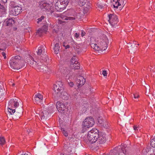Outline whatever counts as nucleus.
I'll list each match as a JSON object with an SVG mask.
<instances>
[{
    "label": "nucleus",
    "mask_w": 155,
    "mask_h": 155,
    "mask_svg": "<svg viewBox=\"0 0 155 155\" xmlns=\"http://www.w3.org/2000/svg\"><path fill=\"white\" fill-rule=\"evenodd\" d=\"M39 5L40 8L42 9H45L47 10H51V11L52 10V7L51 4L50 5L45 2H42L40 3Z\"/></svg>",
    "instance_id": "18"
},
{
    "label": "nucleus",
    "mask_w": 155,
    "mask_h": 155,
    "mask_svg": "<svg viewBox=\"0 0 155 155\" xmlns=\"http://www.w3.org/2000/svg\"><path fill=\"white\" fill-rule=\"evenodd\" d=\"M106 139V134L105 133L102 134L100 136H98L96 142L98 145L103 144L105 142Z\"/></svg>",
    "instance_id": "17"
},
{
    "label": "nucleus",
    "mask_w": 155,
    "mask_h": 155,
    "mask_svg": "<svg viewBox=\"0 0 155 155\" xmlns=\"http://www.w3.org/2000/svg\"><path fill=\"white\" fill-rule=\"evenodd\" d=\"M37 54L38 55L41 56L42 59H43V58H46L47 55L45 52V48L43 46H41L38 48Z\"/></svg>",
    "instance_id": "16"
},
{
    "label": "nucleus",
    "mask_w": 155,
    "mask_h": 155,
    "mask_svg": "<svg viewBox=\"0 0 155 155\" xmlns=\"http://www.w3.org/2000/svg\"><path fill=\"white\" fill-rule=\"evenodd\" d=\"M5 138L3 137H0V144L2 145H4L5 143Z\"/></svg>",
    "instance_id": "29"
},
{
    "label": "nucleus",
    "mask_w": 155,
    "mask_h": 155,
    "mask_svg": "<svg viewBox=\"0 0 155 155\" xmlns=\"http://www.w3.org/2000/svg\"><path fill=\"white\" fill-rule=\"evenodd\" d=\"M0 50L4 51V50L3 49H2V48H0Z\"/></svg>",
    "instance_id": "62"
},
{
    "label": "nucleus",
    "mask_w": 155,
    "mask_h": 155,
    "mask_svg": "<svg viewBox=\"0 0 155 155\" xmlns=\"http://www.w3.org/2000/svg\"><path fill=\"white\" fill-rule=\"evenodd\" d=\"M109 21L112 28H116L118 26L117 24L118 22L117 17L116 15L110 14L108 15Z\"/></svg>",
    "instance_id": "6"
},
{
    "label": "nucleus",
    "mask_w": 155,
    "mask_h": 155,
    "mask_svg": "<svg viewBox=\"0 0 155 155\" xmlns=\"http://www.w3.org/2000/svg\"><path fill=\"white\" fill-rule=\"evenodd\" d=\"M61 18L63 19V20H72L75 19V18L72 17H67L64 16L63 17H61Z\"/></svg>",
    "instance_id": "28"
},
{
    "label": "nucleus",
    "mask_w": 155,
    "mask_h": 155,
    "mask_svg": "<svg viewBox=\"0 0 155 155\" xmlns=\"http://www.w3.org/2000/svg\"><path fill=\"white\" fill-rule=\"evenodd\" d=\"M60 47L58 43H56L54 45V47L53 48L55 53L58 54L59 52Z\"/></svg>",
    "instance_id": "25"
},
{
    "label": "nucleus",
    "mask_w": 155,
    "mask_h": 155,
    "mask_svg": "<svg viewBox=\"0 0 155 155\" xmlns=\"http://www.w3.org/2000/svg\"><path fill=\"white\" fill-rule=\"evenodd\" d=\"M43 99V97L40 93H38L35 94L34 97L33 102L35 104H41Z\"/></svg>",
    "instance_id": "14"
},
{
    "label": "nucleus",
    "mask_w": 155,
    "mask_h": 155,
    "mask_svg": "<svg viewBox=\"0 0 155 155\" xmlns=\"http://www.w3.org/2000/svg\"><path fill=\"white\" fill-rule=\"evenodd\" d=\"M2 1L4 3H5L7 2V0H2Z\"/></svg>",
    "instance_id": "55"
},
{
    "label": "nucleus",
    "mask_w": 155,
    "mask_h": 155,
    "mask_svg": "<svg viewBox=\"0 0 155 155\" xmlns=\"http://www.w3.org/2000/svg\"><path fill=\"white\" fill-rule=\"evenodd\" d=\"M67 82L68 83V85H69L70 87H72L73 86L74 84L73 82L71 81L70 80H69V81H68V80H67Z\"/></svg>",
    "instance_id": "37"
},
{
    "label": "nucleus",
    "mask_w": 155,
    "mask_h": 155,
    "mask_svg": "<svg viewBox=\"0 0 155 155\" xmlns=\"http://www.w3.org/2000/svg\"><path fill=\"white\" fill-rule=\"evenodd\" d=\"M85 90L84 91H83V93H89V89L88 88V86L87 87H86L85 88Z\"/></svg>",
    "instance_id": "42"
},
{
    "label": "nucleus",
    "mask_w": 155,
    "mask_h": 155,
    "mask_svg": "<svg viewBox=\"0 0 155 155\" xmlns=\"http://www.w3.org/2000/svg\"><path fill=\"white\" fill-rule=\"evenodd\" d=\"M91 45L92 48L97 51H99L100 49L98 45H99V40L97 39H96L94 38L91 37L90 38Z\"/></svg>",
    "instance_id": "11"
},
{
    "label": "nucleus",
    "mask_w": 155,
    "mask_h": 155,
    "mask_svg": "<svg viewBox=\"0 0 155 155\" xmlns=\"http://www.w3.org/2000/svg\"><path fill=\"white\" fill-rule=\"evenodd\" d=\"M51 112L48 108L44 107L40 112L39 114L41 120H45L48 119L51 116Z\"/></svg>",
    "instance_id": "5"
},
{
    "label": "nucleus",
    "mask_w": 155,
    "mask_h": 155,
    "mask_svg": "<svg viewBox=\"0 0 155 155\" xmlns=\"http://www.w3.org/2000/svg\"><path fill=\"white\" fill-rule=\"evenodd\" d=\"M77 84L78 87L83 85L85 82V79L84 77L81 76H77L76 77Z\"/></svg>",
    "instance_id": "19"
},
{
    "label": "nucleus",
    "mask_w": 155,
    "mask_h": 155,
    "mask_svg": "<svg viewBox=\"0 0 155 155\" xmlns=\"http://www.w3.org/2000/svg\"><path fill=\"white\" fill-rule=\"evenodd\" d=\"M94 119L91 117H87L83 122V130L86 128H88L92 127L94 124Z\"/></svg>",
    "instance_id": "7"
},
{
    "label": "nucleus",
    "mask_w": 155,
    "mask_h": 155,
    "mask_svg": "<svg viewBox=\"0 0 155 155\" xmlns=\"http://www.w3.org/2000/svg\"><path fill=\"white\" fill-rule=\"evenodd\" d=\"M67 103H64L62 102L57 101L56 103V107L59 112L61 113H64L65 111L68 113L70 112L71 107L70 105L68 106Z\"/></svg>",
    "instance_id": "4"
},
{
    "label": "nucleus",
    "mask_w": 155,
    "mask_h": 155,
    "mask_svg": "<svg viewBox=\"0 0 155 155\" xmlns=\"http://www.w3.org/2000/svg\"><path fill=\"white\" fill-rule=\"evenodd\" d=\"M76 57L74 55L71 59V67L72 68H76L77 67H82L78 62L77 61V59H76Z\"/></svg>",
    "instance_id": "15"
},
{
    "label": "nucleus",
    "mask_w": 155,
    "mask_h": 155,
    "mask_svg": "<svg viewBox=\"0 0 155 155\" xmlns=\"http://www.w3.org/2000/svg\"><path fill=\"white\" fill-rule=\"evenodd\" d=\"M60 96L63 99L67 100L69 98V95L64 91L61 92Z\"/></svg>",
    "instance_id": "23"
},
{
    "label": "nucleus",
    "mask_w": 155,
    "mask_h": 155,
    "mask_svg": "<svg viewBox=\"0 0 155 155\" xmlns=\"http://www.w3.org/2000/svg\"><path fill=\"white\" fill-rule=\"evenodd\" d=\"M88 87L89 91V92H90L91 93H93L94 91L93 89L91 88V87L89 85H88Z\"/></svg>",
    "instance_id": "43"
},
{
    "label": "nucleus",
    "mask_w": 155,
    "mask_h": 155,
    "mask_svg": "<svg viewBox=\"0 0 155 155\" xmlns=\"http://www.w3.org/2000/svg\"><path fill=\"white\" fill-rule=\"evenodd\" d=\"M136 41H134V44L135 45H136Z\"/></svg>",
    "instance_id": "64"
},
{
    "label": "nucleus",
    "mask_w": 155,
    "mask_h": 155,
    "mask_svg": "<svg viewBox=\"0 0 155 155\" xmlns=\"http://www.w3.org/2000/svg\"><path fill=\"white\" fill-rule=\"evenodd\" d=\"M76 51L78 53L81 52L82 51L81 49V48H78V46H77L76 48Z\"/></svg>",
    "instance_id": "45"
},
{
    "label": "nucleus",
    "mask_w": 155,
    "mask_h": 155,
    "mask_svg": "<svg viewBox=\"0 0 155 155\" xmlns=\"http://www.w3.org/2000/svg\"><path fill=\"white\" fill-rule=\"evenodd\" d=\"M80 1L81 2H82L81 5H85V2L84 1V0H80Z\"/></svg>",
    "instance_id": "50"
},
{
    "label": "nucleus",
    "mask_w": 155,
    "mask_h": 155,
    "mask_svg": "<svg viewBox=\"0 0 155 155\" xmlns=\"http://www.w3.org/2000/svg\"><path fill=\"white\" fill-rule=\"evenodd\" d=\"M25 59L28 63L30 64L31 65H32L34 62H35V61L34 60V59L30 55H28L27 56H26L25 58Z\"/></svg>",
    "instance_id": "22"
},
{
    "label": "nucleus",
    "mask_w": 155,
    "mask_h": 155,
    "mask_svg": "<svg viewBox=\"0 0 155 155\" xmlns=\"http://www.w3.org/2000/svg\"><path fill=\"white\" fill-rule=\"evenodd\" d=\"M120 0H113L112 3L114 8H117L120 5Z\"/></svg>",
    "instance_id": "24"
},
{
    "label": "nucleus",
    "mask_w": 155,
    "mask_h": 155,
    "mask_svg": "<svg viewBox=\"0 0 155 155\" xmlns=\"http://www.w3.org/2000/svg\"><path fill=\"white\" fill-rule=\"evenodd\" d=\"M104 5H101V4H97V7L99 8H100L101 9H102L103 8H104Z\"/></svg>",
    "instance_id": "39"
},
{
    "label": "nucleus",
    "mask_w": 155,
    "mask_h": 155,
    "mask_svg": "<svg viewBox=\"0 0 155 155\" xmlns=\"http://www.w3.org/2000/svg\"><path fill=\"white\" fill-rule=\"evenodd\" d=\"M6 22L7 26H11L15 23L14 20L12 18H9L7 19Z\"/></svg>",
    "instance_id": "26"
},
{
    "label": "nucleus",
    "mask_w": 155,
    "mask_h": 155,
    "mask_svg": "<svg viewBox=\"0 0 155 155\" xmlns=\"http://www.w3.org/2000/svg\"><path fill=\"white\" fill-rule=\"evenodd\" d=\"M5 95V92L2 89H0V98H4Z\"/></svg>",
    "instance_id": "31"
},
{
    "label": "nucleus",
    "mask_w": 155,
    "mask_h": 155,
    "mask_svg": "<svg viewBox=\"0 0 155 155\" xmlns=\"http://www.w3.org/2000/svg\"><path fill=\"white\" fill-rule=\"evenodd\" d=\"M13 82L12 81V80H11V81H10L9 82V83L10 84H12V83Z\"/></svg>",
    "instance_id": "58"
},
{
    "label": "nucleus",
    "mask_w": 155,
    "mask_h": 155,
    "mask_svg": "<svg viewBox=\"0 0 155 155\" xmlns=\"http://www.w3.org/2000/svg\"><path fill=\"white\" fill-rule=\"evenodd\" d=\"M61 129L62 132V133L65 136L67 137L68 136V133L66 132L64 128H61Z\"/></svg>",
    "instance_id": "35"
},
{
    "label": "nucleus",
    "mask_w": 155,
    "mask_h": 155,
    "mask_svg": "<svg viewBox=\"0 0 155 155\" xmlns=\"http://www.w3.org/2000/svg\"><path fill=\"white\" fill-rule=\"evenodd\" d=\"M74 147V145L67 142L65 144L64 146V153H61L60 155H71L70 152L72 151V148Z\"/></svg>",
    "instance_id": "9"
},
{
    "label": "nucleus",
    "mask_w": 155,
    "mask_h": 155,
    "mask_svg": "<svg viewBox=\"0 0 155 155\" xmlns=\"http://www.w3.org/2000/svg\"><path fill=\"white\" fill-rule=\"evenodd\" d=\"M146 151H145L144 150L143 151V154H144L143 155H146V154H145V155L144 154V153H146Z\"/></svg>",
    "instance_id": "59"
},
{
    "label": "nucleus",
    "mask_w": 155,
    "mask_h": 155,
    "mask_svg": "<svg viewBox=\"0 0 155 155\" xmlns=\"http://www.w3.org/2000/svg\"><path fill=\"white\" fill-rule=\"evenodd\" d=\"M48 30V26L46 25H44L41 28L38 29L36 32V34L41 35V34L43 32H45Z\"/></svg>",
    "instance_id": "21"
},
{
    "label": "nucleus",
    "mask_w": 155,
    "mask_h": 155,
    "mask_svg": "<svg viewBox=\"0 0 155 155\" xmlns=\"http://www.w3.org/2000/svg\"><path fill=\"white\" fill-rule=\"evenodd\" d=\"M134 97L135 98H137L139 96V95H137V94H134Z\"/></svg>",
    "instance_id": "52"
},
{
    "label": "nucleus",
    "mask_w": 155,
    "mask_h": 155,
    "mask_svg": "<svg viewBox=\"0 0 155 155\" xmlns=\"http://www.w3.org/2000/svg\"><path fill=\"white\" fill-rule=\"evenodd\" d=\"M87 7H85L84 9V11L85 12H86L90 8V3H87Z\"/></svg>",
    "instance_id": "33"
},
{
    "label": "nucleus",
    "mask_w": 155,
    "mask_h": 155,
    "mask_svg": "<svg viewBox=\"0 0 155 155\" xmlns=\"http://www.w3.org/2000/svg\"><path fill=\"white\" fill-rule=\"evenodd\" d=\"M134 129L135 130H138V127L136 126H134L133 127Z\"/></svg>",
    "instance_id": "51"
},
{
    "label": "nucleus",
    "mask_w": 155,
    "mask_h": 155,
    "mask_svg": "<svg viewBox=\"0 0 155 155\" xmlns=\"http://www.w3.org/2000/svg\"><path fill=\"white\" fill-rule=\"evenodd\" d=\"M53 89L55 94H58L64 89L63 83L61 81H57L54 85Z\"/></svg>",
    "instance_id": "10"
},
{
    "label": "nucleus",
    "mask_w": 155,
    "mask_h": 155,
    "mask_svg": "<svg viewBox=\"0 0 155 155\" xmlns=\"http://www.w3.org/2000/svg\"><path fill=\"white\" fill-rule=\"evenodd\" d=\"M21 59V57L18 55L12 57L9 61L10 67H15L17 64L20 61Z\"/></svg>",
    "instance_id": "13"
},
{
    "label": "nucleus",
    "mask_w": 155,
    "mask_h": 155,
    "mask_svg": "<svg viewBox=\"0 0 155 155\" xmlns=\"http://www.w3.org/2000/svg\"><path fill=\"white\" fill-rule=\"evenodd\" d=\"M2 54L3 57H4V59L6 58V54H5V53L4 52H2Z\"/></svg>",
    "instance_id": "49"
},
{
    "label": "nucleus",
    "mask_w": 155,
    "mask_h": 155,
    "mask_svg": "<svg viewBox=\"0 0 155 155\" xmlns=\"http://www.w3.org/2000/svg\"><path fill=\"white\" fill-rule=\"evenodd\" d=\"M8 111L10 114H15V115L18 117H20L22 114V110L21 107V110L18 111L16 108L19 105V104L16 99H12L8 102Z\"/></svg>",
    "instance_id": "1"
},
{
    "label": "nucleus",
    "mask_w": 155,
    "mask_h": 155,
    "mask_svg": "<svg viewBox=\"0 0 155 155\" xmlns=\"http://www.w3.org/2000/svg\"><path fill=\"white\" fill-rule=\"evenodd\" d=\"M103 155H131L129 149L125 144H121L110 150L108 154Z\"/></svg>",
    "instance_id": "2"
},
{
    "label": "nucleus",
    "mask_w": 155,
    "mask_h": 155,
    "mask_svg": "<svg viewBox=\"0 0 155 155\" xmlns=\"http://www.w3.org/2000/svg\"><path fill=\"white\" fill-rule=\"evenodd\" d=\"M17 48L16 51H17L18 52L21 53L24 51V50L20 46L19 47H17Z\"/></svg>",
    "instance_id": "36"
},
{
    "label": "nucleus",
    "mask_w": 155,
    "mask_h": 155,
    "mask_svg": "<svg viewBox=\"0 0 155 155\" xmlns=\"http://www.w3.org/2000/svg\"><path fill=\"white\" fill-rule=\"evenodd\" d=\"M22 8L19 6L17 5L14 6L10 12V14L12 16H16L19 15L21 12Z\"/></svg>",
    "instance_id": "12"
},
{
    "label": "nucleus",
    "mask_w": 155,
    "mask_h": 155,
    "mask_svg": "<svg viewBox=\"0 0 155 155\" xmlns=\"http://www.w3.org/2000/svg\"><path fill=\"white\" fill-rule=\"evenodd\" d=\"M102 74L104 77H106L107 76V72L105 70H103L102 71Z\"/></svg>",
    "instance_id": "44"
},
{
    "label": "nucleus",
    "mask_w": 155,
    "mask_h": 155,
    "mask_svg": "<svg viewBox=\"0 0 155 155\" xmlns=\"http://www.w3.org/2000/svg\"><path fill=\"white\" fill-rule=\"evenodd\" d=\"M85 34H86L85 32H84L83 30H82L81 31V36L82 37H83L84 35H85Z\"/></svg>",
    "instance_id": "47"
},
{
    "label": "nucleus",
    "mask_w": 155,
    "mask_h": 155,
    "mask_svg": "<svg viewBox=\"0 0 155 155\" xmlns=\"http://www.w3.org/2000/svg\"><path fill=\"white\" fill-rule=\"evenodd\" d=\"M14 70H18L19 68H13Z\"/></svg>",
    "instance_id": "60"
},
{
    "label": "nucleus",
    "mask_w": 155,
    "mask_h": 155,
    "mask_svg": "<svg viewBox=\"0 0 155 155\" xmlns=\"http://www.w3.org/2000/svg\"><path fill=\"white\" fill-rule=\"evenodd\" d=\"M108 42V39L105 36L104 37L103 39L100 40L99 45H98V47H99L100 49L99 50V51H98L99 52L106 50L107 47Z\"/></svg>",
    "instance_id": "8"
},
{
    "label": "nucleus",
    "mask_w": 155,
    "mask_h": 155,
    "mask_svg": "<svg viewBox=\"0 0 155 155\" xmlns=\"http://www.w3.org/2000/svg\"><path fill=\"white\" fill-rule=\"evenodd\" d=\"M65 9L69 2V0H59Z\"/></svg>",
    "instance_id": "27"
},
{
    "label": "nucleus",
    "mask_w": 155,
    "mask_h": 155,
    "mask_svg": "<svg viewBox=\"0 0 155 155\" xmlns=\"http://www.w3.org/2000/svg\"><path fill=\"white\" fill-rule=\"evenodd\" d=\"M62 20H61L60 19L59 20V19H58V20H59V23L60 24H61L64 22V20H63L62 18Z\"/></svg>",
    "instance_id": "53"
},
{
    "label": "nucleus",
    "mask_w": 155,
    "mask_h": 155,
    "mask_svg": "<svg viewBox=\"0 0 155 155\" xmlns=\"http://www.w3.org/2000/svg\"><path fill=\"white\" fill-rule=\"evenodd\" d=\"M49 68H45L44 73H48L49 72Z\"/></svg>",
    "instance_id": "48"
},
{
    "label": "nucleus",
    "mask_w": 155,
    "mask_h": 155,
    "mask_svg": "<svg viewBox=\"0 0 155 155\" xmlns=\"http://www.w3.org/2000/svg\"><path fill=\"white\" fill-rule=\"evenodd\" d=\"M79 33H76L75 35V36L76 38H78L79 37Z\"/></svg>",
    "instance_id": "54"
},
{
    "label": "nucleus",
    "mask_w": 155,
    "mask_h": 155,
    "mask_svg": "<svg viewBox=\"0 0 155 155\" xmlns=\"http://www.w3.org/2000/svg\"><path fill=\"white\" fill-rule=\"evenodd\" d=\"M69 48V46L68 45L66 46V47L65 48L66 49H67L68 48Z\"/></svg>",
    "instance_id": "57"
},
{
    "label": "nucleus",
    "mask_w": 155,
    "mask_h": 155,
    "mask_svg": "<svg viewBox=\"0 0 155 155\" xmlns=\"http://www.w3.org/2000/svg\"><path fill=\"white\" fill-rule=\"evenodd\" d=\"M15 84H14V83H13V84H12V86H15Z\"/></svg>",
    "instance_id": "63"
},
{
    "label": "nucleus",
    "mask_w": 155,
    "mask_h": 155,
    "mask_svg": "<svg viewBox=\"0 0 155 155\" xmlns=\"http://www.w3.org/2000/svg\"><path fill=\"white\" fill-rule=\"evenodd\" d=\"M43 144H42H42H40V148H41V146H42V145Z\"/></svg>",
    "instance_id": "61"
},
{
    "label": "nucleus",
    "mask_w": 155,
    "mask_h": 155,
    "mask_svg": "<svg viewBox=\"0 0 155 155\" xmlns=\"http://www.w3.org/2000/svg\"><path fill=\"white\" fill-rule=\"evenodd\" d=\"M27 132H28V134L30 132H31V130H30L29 129H28L27 130Z\"/></svg>",
    "instance_id": "56"
},
{
    "label": "nucleus",
    "mask_w": 155,
    "mask_h": 155,
    "mask_svg": "<svg viewBox=\"0 0 155 155\" xmlns=\"http://www.w3.org/2000/svg\"><path fill=\"white\" fill-rule=\"evenodd\" d=\"M0 9L2 10V12H4L5 11V9L4 7L0 4Z\"/></svg>",
    "instance_id": "41"
},
{
    "label": "nucleus",
    "mask_w": 155,
    "mask_h": 155,
    "mask_svg": "<svg viewBox=\"0 0 155 155\" xmlns=\"http://www.w3.org/2000/svg\"><path fill=\"white\" fill-rule=\"evenodd\" d=\"M55 7L57 11L59 12H61L65 9L63 5H62L59 0H58L55 3Z\"/></svg>",
    "instance_id": "20"
},
{
    "label": "nucleus",
    "mask_w": 155,
    "mask_h": 155,
    "mask_svg": "<svg viewBox=\"0 0 155 155\" xmlns=\"http://www.w3.org/2000/svg\"><path fill=\"white\" fill-rule=\"evenodd\" d=\"M20 66L21 67H25L26 65V63L24 60H20Z\"/></svg>",
    "instance_id": "32"
},
{
    "label": "nucleus",
    "mask_w": 155,
    "mask_h": 155,
    "mask_svg": "<svg viewBox=\"0 0 155 155\" xmlns=\"http://www.w3.org/2000/svg\"><path fill=\"white\" fill-rule=\"evenodd\" d=\"M103 127L106 129H108L109 127V125L107 122H105L103 124Z\"/></svg>",
    "instance_id": "38"
},
{
    "label": "nucleus",
    "mask_w": 155,
    "mask_h": 155,
    "mask_svg": "<svg viewBox=\"0 0 155 155\" xmlns=\"http://www.w3.org/2000/svg\"><path fill=\"white\" fill-rule=\"evenodd\" d=\"M45 68H38V69L37 70V71H40L41 72H43L44 73Z\"/></svg>",
    "instance_id": "46"
},
{
    "label": "nucleus",
    "mask_w": 155,
    "mask_h": 155,
    "mask_svg": "<svg viewBox=\"0 0 155 155\" xmlns=\"http://www.w3.org/2000/svg\"><path fill=\"white\" fill-rule=\"evenodd\" d=\"M97 120L98 122L100 124H102L103 122H104L101 117H98L97 118Z\"/></svg>",
    "instance_id": "34"
},
{
    "label": "nucleus",
    "mask_w": 155,
    "mask_h": 155,
    "mask_svg": "<svg viewBox=\"0 0 155 155\" xmlns=\"http://www.w3.org/2000/svg\"><path fill=\"white\" fill-rule=\"evenodd\" d=\"M99 135L98 130L93 129L88 131L87 136L84 138V140L87 143H93L97 141Z\"/></svg>",
    "instance_id": "3"
},
{
    "label": "nucleus",
    "mask_w": 155,
    "mask_h": 155,
    "mask_svg": "<svg viewBox=\"0 0 155 155\" xmlns=\"http://www.w3.org/2000/svg\"><path fill=\"white\" fill-rule=\"evenodd\" d=\"M44 18V16H42L41 18H39L38 19V21H37V23H39Z\"/></svg>",
    "instance_id": "40"
},
{
    "label": "nucleus",
    "mask_w": 155,
    "mask_h": 155,
    "mask_svg": "<svg viewBox=\"0 0 155 155\" xmlns=\"http://www.w3.org/2000/svg\"><path fill=\"white\" fill-rule=\"evenodd\" d=\"M151 146L155 148V139H152L150 142Z\"/></svg>",
    "instance_id": "30"
}]
</instances>
